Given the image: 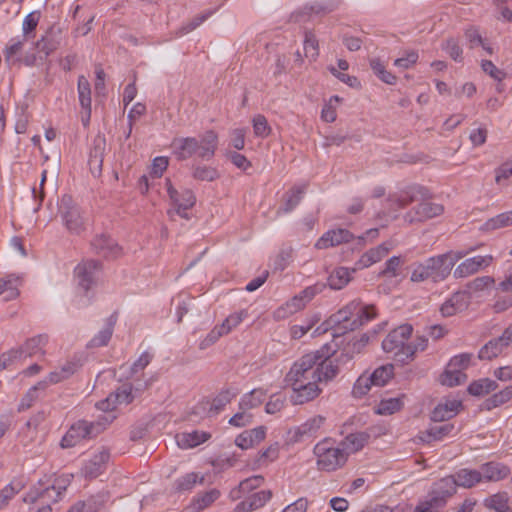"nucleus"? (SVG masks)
<instances>
[{
    "instance_id": "obj_1",
    "label": "nucleus",
    "mask_w": 512,
    "mask_h": 512,
    "mask_svg": "<svg viewBox=\"0 0 512 512\" xmlns=\"http://www.w3.org/2000/svg\"><path fill=\"white\" fill-rule=\"evenodd\" d=\"M336 350L324 344L316 350L304 353L295 360L284 377L290 388V401L294 405H304L315 401L323 392L321 384L332 382L340 372L339 364L331 358Z\"/></svg>"
},
{
    "instance_id": "obj_2",
    "label": "nucleus",
    "mask_w": 512,
    "mask_h": 512,
    "mask_svg": "<svg viewBox=\"0 0 512 512\" xmlns=\"http://www.w3.org/2000/svg\"><path fill=\"white\" fill-rule=\"evenodd\" d=\"M430 197L431 193L428 188L422 185H411L388 199L389 209L391 211H397L405 208L414 201L422 200V202L417 205L413 216L410 213L406 215L409 222L425 221L442 215L444 213L443 204L425 201Z\"/></svg>"
},
{
    "instance_id": "obj_3",
    "label": "nucleus",
    "mask_w": 512,
    "mask_h": 512,
    "mask_svg": "<svg viewBox=\"0 0 512 512\" xmlns=\"http://www.w3.org/2000/svg\"><path fill=\"white\" fill-rule=\"evenodd\" d=\"M375 316L376 309L374 306L363 305L354 301L350 302L333 315L331 319L334 323V336L358 329Z\"/></svg>"
},
{
    "instance_id": "obj_4",
    "label": "nucleus",
    "mask_w": 512,
    "mask_h": 512,
    "mask_svg": "<svg viewBox=\"0 0 512 512\" xmlns=\"http://www.w3.org/2000/svg\"><path fill=\"white\" fill-rule=\"evenodd\" d=\"M318 470L333 472L341 469L347 462L346 454L340 446H335L330 440L320 441L314 447Z\"/></svg>"
},
{
    "instance_id": "obj_5",
    "label": "nucleus",
    "mask_w": 512,
    "mask_h": 512,
    "mask_svg": "<svg viewBox=\"0 0 512 512\" xmlns=\"http://www.w3.org/2000/svg\"><path fill=\"white\" fill-rule=\"evenodd\" d=\"M413 328L410 324H403L392 330L383 340L384 352L391 354L396 361L407 363V341L412 335Z\"/></svg>"
},
{
    "instance_id": "obj_6",
    "label": "nucleus",
    "mask_w": 512,
    "mask_h": 512,
    "mask_svg": "<svg viewBox=\"0 0 512 512\" xmlns=\"http://www.w3.org/2000/svg\"><path fill=\"white\" fill-rule=\"evenodd\" d=\"M465 257L463 251L450 250L427 259L434 282L443 281L449 277L455 264Z\"/></svg>"
},
{
    "instance_id": "obj_7",
    "label": "nucleus",
    "mask_w": 512,
    "mask_h": 512,
    "mask_svg": "<svg viewBox=\"0 0 512 512\" xmlns=\"http://www.w3.org/2000/svg\"><path fill=\"white\" fill-rule=\"evenodd\" d=\"M101 430L99 424L88 423L87 421H78L73 424L61 440L62 448H71L81 442L83 439L99 433Z\"/></svg>"
},
{
    "instance_id": "obj_8",
    "label": "nucleus",
    "mask_w": 512,
    "mask_h": 512,
    "mask_svg": "<svg viewBox=\"0 0 512 512\" xmlns=\"http://www.w3.org/2000/svg\"><path fill=\"white\" fill-rule=\"evenodd\" d=\"M494 261V257L491 254L476 255L463 260L459 263L453 271V277L456 279H462L470 277L477 272L486 269Z\"/></svg>"
},
{
    "instance_id": "obj_9",
    "label": "nucleus",
    "mask_w": 512,
    "mask_h": 512,
    "mask_svg": "<svg viewBox=\"0 0 512 512\" xmlns=\"http://www.w3.org/2000/svg\"><path fill=\"white\" fill-rule=\"evenodd\" d=\"M313 297L314 290L312 288H306L300 294L278 307L274 311L273 317L276 320H284L302 310Z\"/></svg>"
},
{
    "instance_id": "obj_10",
    "label": "nucleus",
    "mask_w": 512,
    "mask_h": 512,
    "mask_svg": "<svg viewBox=\"0 0 512 512\" xmlns=\"http://www.w3.org/2000/svg\"><path fill=\"white\" fill-rule=\"evenodd\" d=\"M166 187L171 204L180 216H184L185 211L195 205L194 193L187 188L176 189L169 179H166Z\"/></svg>"
},
{
    "instance_id": "obj_11",
    "label": "nucleus",
    "mask_w": 512,
    "mask_h": 512,
    "mask_svg": "<svg viewBox=\"0 0 512 512\" xmlns=\"http://www.w3.org/2000/svg\"><path fill=\"white\" fill-rule=\"evenodd\" d=\"M60 211L67 229L72 233H80L84 229V222L76 206L68 196L61 199Z\"/></svg>"
},
{
    "instance_id": "obj_12",
    "label": "nucleus",
    "mask_w": 512,
    "mask_h": 512,
    "mask_svg": "<svg viewBox=\"0 0 512 512\" xmlns=\"http://www.w3.org/2000/svg\"><path fill=\"white\" fill-rule=\"evenodd\" d=\"M134 396L130 385H123L115 392L109 394L104 400L97 403V408L108 412L115 410L120 405H128L132 402Z\"/></svg>"
},
{
    "instance_id": "obj_13",
    "label": "nucleus",
    "mask_w": 512,
    "mask_h": 512,
    "mask_svg": "<svg viewBox=\"0 0 512 512\" xmlns=\"http://www.w3.org/2000/svg\"><path fill=\"white\" fill-rule=\"evenodd\" d=\"M469 305V295L466 292L458 291L442 303L439 311L443 317L448 318L466 311Z\"/></svg>"
},
{
    "instance_id": "obj_14",
    "label": "nucleus",
    "mask_w": 512,
    "mask_h": 512,
    "mask_svg": "<svg viewBox=\"0 0 512 512\" xmlns=\"http://www.w3.org/2000/svg\"><path fill=\"white\" fill-rule=\"evenodd\" d=\"M109 458L110 454L105 449L94 453L83 464L81 474L88 479L98 477L105 470Z\"/></svg>"
},
{
    "instance_id": "obj_15",
    "label": "nucleus",
    "mask_w": 512,
    "mask_h": 512,
    "mask_svg": "<svg viewBox=\"0 0 512 512\" xmlns=\"http://www.w3.org/2000/svg\"><path fill=\"white\" fill-rule=\"evenodd\" d=\"M219 137L216 131L210 129L196 138V156L209 160L214 157L218 147Z\"/></svg>"
},
{
    "instance_id": "obj_16",
    "label": "nucleus",
    "mask_w": 512,
    "mask_h": 512,
    "mask_svg": "<svg viewBox=\"0 0 512 512\" xmlns=\"http://www.w3.org/2000/svg\"><path fill=\"white\" fill-rule=\"evenodd\" d=\"M462 409V400L458 398H446L435 406L431 418L433 421H446L455 417Z\"/></svg>"
},
{
    "instance_id": "obj_17",
    "label": "nucleus",
    "mask_w": 512,
    "mask_h": 512,
    "mask_svg": "<svg viewBox=\"0 0 512 512\" xmlns=\"http://www.w3.org/2000/svg\"><path fill=\"white\" fill-rule=\"evenodd\" d=\"M267 435V427L257 426L253 429L245 430L235 438V445L243 450L251 449L261 444Z\"/></svg>"
},
{
    "instance_id": "obj_18",
    "label": "nucleus",
    "mask_w": 512,
    "mask_h": 512,
    "mask_svg": "<svg viewBox=\"0 0 512 512\" xmlns=\"http://www.w3.org/2000/svg\"><path fill=\"white\" fill-rule=\"evenodd\" d=\"M352 234L346 229H333L324 233L315 243L317 249H327L352 240Z\"/></svg>"
},
{
    "instance_id": "obj_19",
    "label": "nucleus",
    "mask_w": 512,
    "mask_h": 512,
    "mask_svg": "<svg viewBox=\"0 0 512 512\" xmlns=\"http://www.w3.org/2000/svg\"><path fill=\"white\" fill-rule=\"evenodd\" d=\"M392 247L393 242H384L375 248H371L360 257L356 263V267L363 269L381 261L387 256Z\"/></svg>"
},
{
    "instance_id": "obj_20",
    "label": "nucleus",
    "mask_w": 512,
    "mask_h": 512,
    "mask_svg": "<svg viewBox=\"0 0 512 512\" xmlns=\"http://www.w3.org/2000/svg\"><path fill=\"white\" fill-rule=\"evenodd\" d=\"M100 270V263L95 260H86L76 267V274L79 278V284L87 290L95 281L96 274Z\"/></svg>"
},
{
    "instance_id": "obj_21",
    "label": "nucleus",
    "mask_w": 512,
    "mask_h": 512,
    "mask_svg": "<svg viewBox=\"0 0 512 512\" xmlns=\"http://www.w3.org/2000/svg\"><path fill=\"white\" fill-rule=\"evenodd\" d=\"M482 481L497 482L510 474V468L502 463L488 462L481 466Z\"/></svg>"
},
{
    "instance_id": "obj_22",
    "label": "nucleus",
    "mask_w": 512,
    "mask_h": 512,
    "mask_svg": "<svg viewBox=\"0 0 512 512\" xmlns=\"http://www.w3.org/2000/svg\"><path fill=\"white\" fill-rule=\"evenodd\" d=\"M173 154L180 160L188 159L196 155V138H176L171 144Z\"/></svg>"
},
{
    "instance_id": "obj_23",
    "label": "nucleus",
    "mask_w": 512,
    "mask_h": 512,
    "mask_svg": "<svg viewBox=\"0 0 512 512\" xmlns=\"http://www.w3.org/2000/svg\"><path fill=\"white\" fill-rule=\"evenodd\" d=\"M238 394L235 388L227 387L219 391V393L207 404L208 414L210 416L218 414L228 405Z\"/></svg>"
},
{
    "instance_id": "obj_24",
    "label": "nucleus",
    "mask_w": 512,
    "mask_h": 512,
    "mask_svg": "<svg viewBox=\"0 0 512 512\" xmlns=\"http://www.w3.org/2000/svg\"><path fill=\"white\" fill-rule=\"evenodd\" d=\"M368 438L369 436L363 432L351 433L340 442L339 446L343 449V452H345L346 458L348 459L349 455L364 448L368 442Z\"/></svg>"
},
{
    "instance_id": "obj_25",
    "label": "nucleus",
    "mask_w": 512,
    "mask_h": 512,
    "mask_svg": "<svg viewBox=\"0 0 512 512\" xmlns=\"http://www.w3.org/2000/svg\"><path fill=\"white\" fill-rule=\"evenodd\" d=\"M93 245L104 257L114 258L122 253V248L109 236L101 235L96 237Z\"/></svg>"
},
{
    "instance_id": "obj_26",
    "label": "nucleus",
    "mask_w": 512,
    "mask_h": 512,
    "mask_svg": "<svg viewBox=\"0 0 512 512\" xmlns=\"http://www.w3.org/2000/svg\"><path fill=\"white\" fill-rule=\"evenodd\" d=\"M60 45V31H48L36 42V48L44 57L49 56Z\"/></svg>"
},
{
    "instance_id": "obj_27",
    "label": "nucleus",
    "mask_w": 512,
    "mask_h": 512,
    "mask_svg": "<svg viewBox=\"0 0 512 512\" xmlns=\"http://www.w3.org/2000/svg\"><path fill=\"white\" fill-rule=\"evenodd\" d=\"M280 447L278 443H272L257 453L253 461V468L266 467L279 458Z\"/></svg>"
},
{
    "instance_id": "obj_28",
    "label": "nucleus",
    "mask_w": 512,
    "mask_h": 512,
    "mask_svg": "<svg viewBox=\"0 0 512 512\" xmlns=\"http://www.w3.org/2000/svg\"><path fill=\"white\" fill-rule=\"evenodd\" d=\"M404 399H405L404 395H401L398 397L382 399L377 404L374 411L378 415H385V416L392 415V414L400 411L403 408Z\"/></svg>"
},
{
    "instance_id": "obj_29",
    "label": "nucleus",
    "mask_w": 512,
    "mask_h": 512,
    "mask_svg": "<svg viewBox=\"0 0 512 512\" xmlns=\"http://www.w3.org/2000/svg\"><path fill=\"white\" fill-rule=\"evenodd\" d=\"M511 400L512 384L505 386L503 389L499 390L498 392H495L490 397L485 399V401L483 402V407L486 410H492L500 406H503L504 404L508 403Z\"/></svg>"
},
{
    "instance_id": "obj_30",
    "label": "nucleus",
    "mask_w": 512,
    "mask_h": 512,
    "mask_svg": "<svg viewBox=\"0 0 512 512\" xmlns=\"http://www.w3.org/2000/svg\"><path fill=\"white\" fill-rule=\"evenodd\" d=\"M497 388L498 384L496 381L490 378H481L472 381L468 385L467 391L472 396L481 397L489 394L492 391H495Z\"/></svg>"
},
{
    "instance_id": "obj_31",
    "label": "nucleus",
    "mask_w": 512,
    "mask_h": 512,
    "mask_svg": "<svg viewBox=\"0 0 512 512\" xmlns=\"http://www.w3.org/2000/svg\"><path fill=\"white\" fill-rule=\"evenodd\" d=\"M25 487L23 478H15L0 490V510L5 508L11 499L14 498Z\"/></svg>"
},
{
    "instance_id": "obj_32",
    "label": "nucleus",
    "mask_w": 512,
    "mask_h": 512,
    "mask_svg": "<svg viewBox=\"0 0 512 512\" xmlns=\"http://www.w3.org/2000/svg\"><path fill=\"white\" fill-rule=\"evenodd\" d=\"M47 343L48 336L46 334H40L28 339L20 349L29 356L44 355V348Z\"/></svg>"
},
{
    "instance_id": "obj_33",
    "label": "nucleus",
    "mask_w": 512,
    "mask_h": 512,
    "mask_svg": "<svg viewBox=\"0 0 512 512\" xmlns=\"http://www.w3.org/2000/svg\"><path fill=\"white\" fill-rule=\"evenodd\" d=\"M457 486L455 478L447 476L435 483L431 492L434 496L443 497L445 504L446 499L456 492Z\"/></svg>"
},
{
    "instance_id": "obj_34",
    "label": "nucleus",
    "mask_w": 512,
    "mask_h": 512,
    "mask_svg": "<svg viewBox=\"0 0 512 512\" xmlns=\"http://www.w3.org/2000/svg\"><path fill=\"white\" fill-rule=\"evenodd\" d=\"M358 269L357 267L349 270L345 267L336 268L329 276L328 282L331 288L333 289H342L345 287L351 280L352 273Z\"/></svg>"
},
{
    "instance_id": "obj_35",
    "label": "nucleus",
    "mask_w": 512,
    "mask_h": 512,
    "mask_svg": "<svg viewBox=\"0 0 512 512\" xmlns=\"http://www.w3.org/2000/svg\"><path fill=\"white\" fill-rule=\"evenodd\" d=\"M484 506L496 512H508L509 496L506 492H499L484 499Z\"/></svg>"
},
{
    "instance_id": "obj_36",
    "label": "nucleus",
    "mask_w": 512,
    "mask_h": 512,
    "mask_svg": "<svg viewBox=\"0 0 512 512\" xmlns=\"http://www.w3.org/2000/svg\"><path fill=\"white\" fill-rule=\"evenodd\" d=\"M467 379V375L464 372L458 371L455 368L450 367L447 364L446 369L439 376V382L443 386L454 387L464 383Z\"/></svg>"
},
{
    "instance_id": "obj_37",
    "label": "nucleus",
    "mask_w": 512,
    "mask_h": 512,
    "mask_svg": "<svg viewBox=\"0 0 512 512\" xmlns=\"http://www.w3.org/2000/svg\"><path fill=\"white\" fill-rule=\"evenodd\" d=\"M20 285V279L14 276H8L7 278L0 280V296H3L4 300L9 301L19 296L18 287Z\"/></svg>"
},
{
    "instance_id": "obj_38",
    "label": "nucleus",
    "mask_w": 512,
    "mask_h": 512,
    "mask_svg": "<svg viewBox=\"0 0 512 512\" xmlns=\"http://www.w3.org/2000/svg\"><path fill=\"white\" fill-rule=\"evenodd\" d=\"M306 191V185H296L289 189L285 194V200L283 205V212L288 213L293 210L301 201Z\"/></svg>"
},
{
    "instance_id": "obj_39",
    "label": "nucleus",
    "mask_w": 512,
    "mask_h": 512,
    "mask_svg": "<svg viewBox=\"0 0 512 512\" xmlns=\"http://www.w3.org/2000/svg\"><path fill=\"white\" fill-rule=\"evenodd\" d=\"M452 424H445L441 426H433L427 429L424 432H421L419 435V439L423 442H433L443 439L446 435H448L453 430Z\"/></svg>"
},
{
    "instance_id": "obj_40",
    "label": "nucleus",
    "mask_w": 512,
    "mask_h": 512,
    "mask_svg": "<svg viewBox=\"0 0 512 512\" xmlns=\"http://www.w3.org/2000/svg\"><path fill=\"white\" fill-rule=\"evenodd\" d=\"M272 496L271 491L262 490L252 494L249 499L236 507V512H241L248 505V510H253L262 507Z\"/></svg>"
},
{
    "instance_id": "obj_41",
    "label": "nucleus",
    "mask_w": 512,
    "mask_h": 512,
    "mask_svg": "<svg viewBox=\"0 0 512 512\" xmlns=\"http://www.w3.org/2000/svg\"><path fill=\"white\" fill-rule=\"evenodd\" d=\"M266 394L267 392L262 388L253 389L241 398L239 408L250 410L259 406L264 401Z\"/></svg>"
},
{
    "instance_id": "obj_42",
    "label": "nucleus",
    "mask_w": 512,
    "mask_h": 512,
    "mask_svg": "<svg viewBox=\"0 0 512 512\" xmlns=\"http://www.w3.org/2000/svg\"><path fill=\"white\" fill-rule=\"evenodd\" d=\"M78 93L80 104L84 108L88 120L91 114V89L89 81L84 76H80L78 79Z\"/></svg>"
},
{
    "instance_id": "obj_43",
    "label": "nucleus",
    "mask_w": 512,
    "mask_h": 512,
    "mask_svg": "<svg viewBox=\"0 0 512 512\" xmlns=\"http://www.w3.org/2000/svg\"><path fill=\"white\" fill-rule=\"evenodd\" d=\"M457 485L465 488H471L482 481L480 470L461 469L455 478Z\"/></svg>"
},
{
    "instance_id": "obj_44",
    "label": "nucleus",
    "mask_w": 512,
    "mask_h": 512,
    "mask_svg": "<svg viewBox=\"0 0 512 512\" xmlns=\"http://www.w3.org/2000/svg\"><path fill=\"white\" fill-rule=\"evenodd\" d=\"M375 386H384L394 376L393 364H385L376 368L370 375Z\"/></svg>"
},
{
    "instance_id": "obj_45",
    "label": "nucleus",
    "mask_w": 512,
    "mask_h": 512,
    "mask_svg": "<svg viewBox=\"0 0 512 512\" xmlns=\"http://www.w3.org/2000/svg\"><path fill=\"white\" fill-rule=\"evenodd\" d=\"M55 492V486H47L43 488L41 484L39 486H33L23 497V502L26 504H34L41 498H51V494Z\"/></svg>"
},
{
    "instance_id": "obj_46",
    "label": "nucleus",
    "mask_w": 512,
    "mask_h": 512,
    "mask_svg": "<svg viewBox=\"0 0 512 512\" xmlns=\"http://www.w3.org/2000/svg\"><path fill=\"white\" fill-rule=\"evenodd\" d=\"M508 226H512V211L504 212L488 219L484 223L483 229L485 231H492Z\"/></svg>"
},
{
    "instance_id": "obj_47",
    "label": "nucleus",
    "mask_w": 512,
    "mask_h": 512,
    "mask_svg": "<svg viewBox=\"0 0 512 512\" xmlns=\"http://www.w3.org/2000/svg\"><path fill=\"white\" fill-rule=\"evenodd\" d=\"M374 385L373 380L367 373L361 374L353 384L352 396L354 398H362L368 394L371 387Z\"/></svg>"
},
{
    "instance_id": "obj_48",
    "label": "nucleus",
    "mask_w": 512,
    "mask_h": 512,
    "mask_svg": "<svg viewBox=\"0 0 512 512\" xmlns=\"http://www.w3.org/2000/svg\"><path fill=\"white\" fill-rule=\"evenodd\" d=\"M503 348L498 338L492 339L480 349L478 356L481 360H492L502 353Z\"/></svg>"
},
{
    "instance_id": "obj_49",
    "label": "nucleus",
    "mask_w": 512,
    "mask_h": 512,
    "mask_svg": "<svg viewBox=\"0 0 512 512\" xmlns=\"http://www.w3.org/2000/svg\"><path fill=\"white\" fill-rule=\"evenodd\" d=\"M319 55L318 41L311 32L305 33L304 38V57L309 61H315Z\"/></svg>"
},
{
    "instance_id": "obj_50",
    "label": "nucleus",
    "mask_w": 512,
    "mask_h": 512,
    "mask_svg": "<svg viewBox=\"0 0 512 512\" xmlns=\"http://www.w3.org/2000/svg\"><path fill=\"white\" fill-rule=\"evenodd\" d=\"M252 126L257 137L266 138L272 132L267 118L262 114H257L252 118Z\"/></svg>"
},
{
    "instance_id": "obj_51",
    "label": "nucleus",
    "mask_w": 512,
    "mask_h": 512,
    "mask_svg": "<svg viewBox=\"0 0 512 512\" xmlns=\"http://www.w3.org/2000/svg\"><path fill=\"white\" fill-rule=\"evenodd\" d=\"M444 505L443 497L434 496L431 492L429 499L419 502L415 508V512H435Z\"/></svg>"
},
{
    "instance_id": "obj_52",
    "label": "nucleus",
    "mask_w": 512,
    "mask_h": 512,
    "mask_svg": "<svg viewBox=\"0 0 512 512\" xmlns=\"http://www.w3.org/2000/svg\"><path fill=\"white\" fill-rule=\"evenodd\" d=\"M247 316L246 310L231 313L219 326L224 334H228L232 329L236 328Z\"/></svg>"
},
{
    "instance_id": "obj_53",
    "label": "nucleus",
    "mask_w": 512,
    "mask_h": 512,
    "mask_svg": "<svg viewBox=\"0 0 512 512\" xmlns=\"http://www.w3.org/2000/svg\"><path fill=\"white\" fill-rule=\"evenodd\" d=\"M370 66L373 72L386 84L393 85L396 83V76L387 71L384 65L378 59L370 61Z\"/></svg>"
},
{
    "instance_id": "obj_54",
    "label": "nucleus",
    "mask_w": 512,
    "mask_h": 512,
    "mask_svg": "<svg viewBox=\"0 0 512 512\" xmlns=\"http://www.w3.org/2000/svg\"><path fill=\"white\" fill-rule=\"evenodd\" d=\"M204 441H206V435L197 431L183 433L177 436L178 444L186 447H195Z\"/></svg>"
},
{
    "instance_id": "obj_55",
    "label": "nucleus",
    "mask_w": 512,
    "mask_h": 512,
    "mask_svg": "<svg viewBox=\"0 0 512 512\" xmlns=\"http://www.w3.org/2000/svg\"><path fill=\"white\" fill-rule=\"evenodd\" d=\"M428 279H432V274L427 260L424 263L416 264L411 272V282L419 283Z\"/></svg>"
},
{
    "instance_id": "obj_56",
    "label": "nucleus",
    "mask_w": 512,
    "mask_h": 512,
    "mask_svg": "<svg viewBox=\"0 0 512 512\" xmlns=\"http://www.w3.org/2000/svg\"><path fill=\"white\" fill-rule=\"evenodd\" d=\"M220 493L216 489H212L194 499L193 505L196 510H203L215 502Z\"/></svg>"
},
{
    "instance_id": "obj_57",
    "label": "nucleus",
    "mask_w": 512,
    "mask_h": 512,
    "mask_svg": "<svg viewBox=\"0 0 512 512\" xmlns=\"http://www.w3.org/2000/svg\"><path fill=\"white\" fill-rule=\"evenodd\" d=\"M341 101L340 97L333 96L329 99L328 103L322 109L321 118L325 122L331 123L336 120L337 112L336 108L339 102Z\"/></svg>"
},
{
    "instance_id": "obj_58",
    "label": "nucleus",
    "mask_w": 512,
    "mask_h": 512,
    "mask_svg": "<svg viewBox=\"0 0 512 512\" xmlns=\"http://www.w3.org/2000/svg\"><path fill=\"white\" fill-rule=\"evenodd\" d=\"M253 422V415L248 412V409H240L230 419L229 424L236 428H243L249 426Z\"/></svg>"
},
{
    "instance_id": "obj_59",
    "label": "nucleus",
    "mask_w": 512,
    "mask_h": 512,
    "mask_svg": "<svg viewBox=\"0 0 512 512\" xmlns=\"http://www.w3.org/2000/svg\"><path fill=\"white\" fill-rule=\"evenodd\" d=\"M203 476L198 475L197 473H188L181 477L177 481V490L179 491H186L192 489L197 483H202Z\"/></svg>"
},
{
    "instance_id": "obj_60",
    "label": "nucleus",
    "mask_w": 512,
    "mask_h": 512,
    "mask_svg": "<svg viewBox=\"0 0 512 512\" xmlns=\"http://www.w3.org/2000/svg\"><path fill=\"white\" fill-rule=\"evenodd\" d=\"M473 355L471 353H460L453 356L448 364L458 371L464 372L472 363Z\"/></svg>"
},
{
    "instance_id": "obj_61",
    "label": "nucleus",
    "mask_w": 512,
    "mask_h": 512,
    "mask_svg": "<svg viewBox=\"0 0 512 512\" xmlns=\"http://www.w3.org/2000/svg\"><path fill=\"white\" fill-rule=\"evenodd\" d=\"M193 177L201 181H213L219 177V173L216 168L198 166L193 171Z\"/></svg>"
},
{
    "instance_id": "obj_62",
    "label": "nucleus",
    "mask_w": 512,
    "mask_h": 512,
    "mask_svg": "<svg viewBox=\"0 0 512 512\" xmlns=\"http://www.w3.org/2000/svg\"><path fill=\"white\" fill-rule=\"evenodd\" d=\"M481 69L485 74L489 75L492 79L498 82L503 81L506 77V73L496 67V65L489 60L481 61Z\"/></svg>"
},
{
    "instance_id": "obj_63",
    "label": "nucleus",
    "mask_w": 512,
    "mask_h": 512,
    "mask_svg": "<svg viewBox=\"0 0 512 512\" xmlns=\"http://www.w3.org/2000/svg\"><path fill=\"white\" fill-rule=\"evenodd\" d=\"M325 423V417L321 415L313 416L303 423L300 427L302 434H313L317 432Z\"/></svg>"
},
{
    "instance_id": "obj_64",
    "label": "nucleus",
    "mask_w": 512,
    "mask_h": 512,
    "mask_svg": "<svg viewBox=\"0 0 512 512\" xmlns=\"http://www.w3.org/2000/svg\"><path fill=\"white\" fill-rule=\"evenodd\" d=\"M318 322L317 318H312L306 321L304 324L293 325L290 328V336L292 339H300L307 334L313 326Z\"/></svg>"
}]
</instances>
